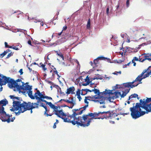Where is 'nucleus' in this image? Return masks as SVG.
I'll list each match as a JSON object with an SVG mask.
<instances>
[{"label":"nucleus","mask_w":151,"mask_h":151,"mask_svg":"<svg viewBox=\"0 0 151 151\" xmlns=\"http://www.w3.org/2000/svg\"><path fill=\"white\" fill-rule=\"evenodd\" d=\"M38 104L37 103H31V102L27 103L23 101V103H21L20 101H14L13 102V106L10 110L14 112L16 115L18 116L21 113H22L31 109L38 108Z\"/></svg>","instance_id":"3"},{"label":"nucleus","mask_w":151,"mask_h":151,"mask_svg":"<svg viewBox=\"0 0 151 151\" xmlns=\"http://www.w3.org/2000/svg\"><path fill=\"white\" fill-rule=\"evenodd\" d=\"M104 94L105 95L108 94H113V93L112 92V91L110 90H105V91H104L103 92Z\"/></svg>","instance_id":"20"},{"label":"nucleus","mask_w":151,"mask_h":151,"mask_svg":"<svg viewBox=\"0 0 151 151\" xmlns=\"http://www.w3.org/2000/svg\"><path fill=\"white\" fill-rule=\"evenodd\" d=\"M72 105H71V106H68V107H69V108H71V109H72L73 108V107L74 106V105L75 104V102H73V104H71ZM65 107V106H66V105H65L64 106Z\"/></svg>","instance_id":"39"},{"label":"nucleus","mask_w":151,"mask_h":151,"mask_svg":"<svg viewBox=\"0 0 151 151\" xmlns=\"http://www.w3.org/2000/svg\"><path fill=\"white\" fill-rule=\"evenodd\" d=\"M4 44L5 45V47L9 48H11L12 47L11 46H9V45H8L7 42H5L4 43Z\"/></svg>","instance_id":"37"},{"label":"nucleus","mask_w":151,"mask_h":151,"mask_svg":"<svg viewBox=\"0 0 151 151\" xmlns=\"http://www.w3.org/2000/svg\"><path fill=\"white\" fill-rule=\"evenodd\" d=\"M61 101H65L68 103H70V104H73V102H73V98H71V101H69V100H65V99H61V100H60L59 101H58V102H60Z\"/></svg>","instance_id":"18"},{"label":"nucleus","mask_w":151,"mask_h":151,"mask_svg":"<svg viewBox=\"0 0 151 151\" xmlns=\"http://www.w3.org/2000/svg\"><path fill=\"white\" fill-rule=\"evenodd\" d=\"M129 113H120L121 114L123 115V116H124L125 115H127L128 114H129Z\"/></svg>","instance_id":"58"},{"label":"nucleus","mask_w":151,"mask_h":151,"mask_svg":"<svg viewBox=\"0 0 151 151\" xmlns=\"http://www.w3.org/2000/svg\"><path fill=\"white\" fill-rule=\"evenodd\" d=\"M58 107L55 106V107L53 108L54 110H58Z\"/></svg>","instance_id":"48"},{"label":"nucleus","mask_w":151,"mask_h":151,"mask_svg":"<svg viewBox=\"0 0 151 151\" xmlns=\"http://www.w3.org/2000/svg\"><path fill=\"white\" fill-rule=\"evenodd\" d=\"M98 58L99 60H105L106 59H107V58H104L103 57H99Z\"/></svg>","instance_id":"38"},{"label":"nucleus","mask_w":151,"mask_h":151,"mask_svg":"<svg viewBox=\"0 0 151 151\" xmlns=\"http://www.w3.org/2000/svg\"><path fill=\"white\" fill-rule=\"evenodd\" d=\"M105 100L104 97H102L101 99L98 101L100 104H102L104 103Z\"/></svg>","instance_id":"24"},{"label":"nucleus","mask_w":151,"mask_h":151,"mask_svg":"<svg viewBox=\"0 0 151 151\" xmlns=\"http://www.w3.org/2000/svg\"><path fill=\"white\" fill-rule=\"evenodd\" d=\"M91 26V20L90 18L88 19L87 23V24L86 27L87 29H89L90 27Z\"/></svg>","instance_id":"26"},{"label":"nucleus","mask_w":151,"mask_h":151,"mask_svg":"<svg viewBox=\"0 0 151 151\" xmlns=\"http://www.w3.org/2000/svg\"><path fill=\"white\" fill-rule=\"evenodd\" d=\"M12 47L11 48H12L13 49L15 50H19V49L18 48V47H17V46H11Z\"/></svg>","instance_id":"33"},{"label":"nucleus","mask_w":151,"mask_h":151,"mask_svg":"<svg viewBox=\"0 0 151 151\" xmlns=\"http://www.w3.org/2000/svg\"><path fill=\"white\" fill-rule=\"evenodd\" d=\"M55 51L56 52V54L57 55L60 57L61 58H62L63 60H64L63 55L60 51Z\"/></svg>","instance_id":"23"},{"label":"nucleus","mask_w":151,"mask_h":151,"mask_svg":"<svg viewBox=\"0 0 151 151\" xmlns=\"http://www.w3.org/2000/svg\"><path fill=\"white\" fill-rule=\"evenodd\" d=\"M56 127V123H55L53 126V128H55Z\"/></svg>","instance_id":"63"},{"label":"nucleus","mask_w":151,"mask_h":151,"mask_svg":"<svg viewBox=\"0 0 151 151\" xmlns=\"http://www.w3.org/2000/svg\"><path fill=\"white\" fill-rule=\"evenodd\" d=\"M111 116V113L109 111H99L98 113L94 112L93 113V118L94 119H103L104 118Z\"/></svg>","instance_id":"7"},{"label":"nucleus","mask_w":151,"mask_h":151,"mask_svg":"<svg viewBox=\"0 0 151 151\" xmlns=\"http://www.w3.org/2000/svg\"><path fill=\"white\" fill-rule=\"evenodd\" d=\"M133 60H134L135 61H138V60H139L138 58L136 57H134V58Z\"/></svg>","instance_id":"49"},{"label":"nucleus","mask_w":151,"mask_h":151,"mask_svg":"<svg viewBox=\"0 0 151 151\" xmlns=\"http://www.w3.org/2000/svg\"><path fill=\"white\" fill-rule=\"evenodd\" d=\"M75 61L76 62L78 65H80L79 62L77 60H75Z\"/></svg>","instance_id":"59"},{"label":"nucleus","mask_w":151,"mask_h":151,"mask_svg":"<svg viewBox=\"0 0 151 151\" xmlns=\"http://www.w3.org/2000/svg\"><path fill=\"white\" fill-rule=\"evenodd\" d=\"M19 72L20 73V75H22L23 73V72L22 71V69H20L19 70Z\"/></svg>","instance_id":"47"},{"label":"nucleus","mask_w":151,"mask_h":151,"mask_svg":"<svg viewBox=\"0 0 151 151\" xmlns=\"http://www.w3.org/2000/svg\"><path fill=\"white\" fill-rule=\"evenodd\" d=\"M150 68H151V66H150L148 68H147L144 70L143 71L142 73L137 76V78H140V77H142L145 73L147 72L150 71Z\"/></svg>","instance_id":"15"},{"label":"nucleus","mask_w":151,"mask_h":151,"mask_svg":"<svg viewBox=\"0 0 151 151\" xmlns=\"http://www.w3.org/2000/svg\"><path fill=\"white\" fill-rule=\"evenodd\" d=\"M43 94H44V98L45 99H47L52 100V98L51 97L48 96H45V94H44V93Z\"/></svg>","instance_id":"34"},{"label":"nucleus","mask_w":151,"mask_h":151,"mask_svg":"<svg viewBox=\"0 0 151 151\" xmlns=\"http://www.w3.org/2000/svg\"><path fill=\"white\" fill-rule=\"evenodd\" d=\"M53 112H54V114L63 119L64 122H67L65 121V119H67V115L62 110H54Z\"/></svg>","instance_id":"11"},{"label":"nucleus","mask_w":151,"mask_h":151,"mask_svg":"<svg viewBox=\"0 0 151 151\" xmlns=\"http://www.w3.org/2000/svg\"><path fill=\"white\" fill-rule=\"evenodd\" d=\"M75 90V88L74 86L68 88L67 89V91L66 93L67 94H74L75 92L74 91Z\"/></svg>","instance_id":"14"},{"label":"nucleus","mask_w":151,"mask_h":151,"mask_svg":"<svg viewBox=\"0 0 151 151\" xmlns=\"http://www.w3.org/2000/svg\"><path fill=\"white\" fill-rule=\"evenodd\" d=\"M88 90V89L86 88L84 89H82L81 90V94L82 95H86L88 92V91H87V90Z\"/></svg>","instance_id":"21"},{"label":"nucleus","mask_w":151,"mask_h":151,"mask_svg":"<svg viewBox=\"0 0 151 151\" xmlns=\"http://www.w3.org/2000/svg\"><path fill=\"white\" fill-rule=\"evenodd\" d=\"M63 31V30H62V31L61 32L58 33V35L60 36V35H61V34H62V32Z\"/></svg>","instance_id":"64"},{"label":"nucleus","mask_w":151,"mask_h":151,"mask_svg":"<svg viewBox=\"0 0 151 151\" xmlns=\"http://www.w3.org/2000/svg\"><path fill=\"white\" fill-rule=\"evenodd\" d=\"M8 103V101L6 99L5 100H2L0 101V119L3 122H6L7 123H9L10 122H13L15 119V117H13L10 118L12 117V115H10L7 114L4 111V106H5Z\"/></svg>","instance_id":"5"},{"label":"nucleus","mask_w":151,"mask_h":151,"mask_svg":"<svg viewBox=\"0 0 151 151\" xmlns=\"http://www.w3.org/2000/svg\"><path fill=\"white\" fill-rule=\"evenodd\" d=\"M10 98L11 99H14V96L13 95H10Z\"/></svg>","instance_id":"53"},{"label":"nucleus","mask_w":151,"mask_h":151,"mask_svg":"<svg viewBox=\"0 0 151 151\" xmlns=\"http://www.w3.org/2000/svg\"><path fill=\"white\" fill-rule=\"evenodd\" d=\"M81 93V90L80 89H78L77 91H76V95H80Z\"/></svg>","instance_id":"35"},{"label":"nucleus","mask_w":151,"mask_h":151,"mask_svg":"<svg viewBox=\"0 0 151 151\" xmlns=\"http://www.w3.org/2000/svg\"><path fill=\"white\" fill-rule=\"evenodd\" d=\"M102 79V78L100 77V78H99V77H94L93 78H91V79L92 80L91 81H90V79L88 77V76H86V78L85 79H84V80L86 82H89V83H91V84H94V83H93L92 82V80H94L95 79L98 80V79H100L101 80Z\"/></svg>","instance_id":"13"},{"label":"nucleus","mask_w":151,"mask_h":151,"mask_svg":"<svg viewBox=\"0 0 151 151\" xmlns=\"http://www.w3.org/2000/svg\"><path fill=\"white\" fill-rule=\"evenodd\" d=\"M88 106V104H86L85 106H83V107H81V110L80 111V114H82L83 113V111H84L86 110V108Z\"/></svg>","instance_id":"22"},{"label":"nucleus","mask_w":151,"mask_h":151,"mask_svg":"<svg viewBox=\"0 0 151 151\" xmlns=\"http://www.w3.org/2000/svg\"><path fill=\"white\" fill-rule=\"evenodd\" d=\"M7 83H8L9 88H14V91L20 92L21 90H23V91L22 92L24 93H26L27 90L30 91L32 89V86L29 85H25L24 86V83L20 79H18L15 81L13 79L0 73V85H5Z\"/></svg>","instance_id":"2"},{"label":"nucleus","mask_w":151,"mask_h":151,"mask_svg":"<svg viewBox=\"0 0 151 151\" xmlns=\"http://www.w3.org/2000/svg\"><path fill=\"white\" fill-rule=\"evenodd\" d=\"M93 113H89L87 115H83V124H86L87 123H86V122H87V123H88L89 121L90 120V122L89 123V124L88 126H89L90 124L91 120L93 119Z\"/></svg>","instance_id":"12"},{"label":"nucleus","mask_w":151,"mask_h":151,"mask_svg":"<svg viewBox=\"0 0 151 151\" xmlns=\"http://www.w3.org/2000/svg\"><path fill=\"white\" fill-rule=\"evenodd\" d=\"M139 103H136L135 106L130 108L131 115L132 118L137 119L151 112V97L147 98L146 99H141Z\"/></svg>","instance_id":"1"},{"label":"nucleus","mask_w":151,"mask_h":151,"mask_svg":"<svg viewBox=\"0 0 151 151\" xmlns=\"http://www.w3.org/2000/svg\"><path fill=\"white\" fill-rule=\"evenodd\" d=\"M67 26H65L63 27V30H65L67 29Z\"/></svg>","instance_id":"56"},{"label":"nucleus","mask_w":151,"mask_h":151,"mask_svg":"<svg viewBox=\"0 0 151 151\" xmlns=\"http://www.w3.org/2000/svg\"><path fill=\"white\" fill-rule=\"evenodd\" d=\"M132 62L134 64H133V66H136V63L134 62V61H133V60H132Z\"/></svg>","instance_id":"55"},{"label":"nucleus","mask_w":151,"mask_h":151,"mask_svg":"<svg viewBox=\"0 0 151 151\" xmlns=\"http://www.w3.org/2000/svg\"><path fill=\"white\" fill-rule=\"evenodd\" d=\"M121 73H122L121 71H119V72L115 71L113 73V74H114V75H117V73H119L120 74H121Z\"/></svg>","instance_id":"40"},{"label":"nucleus","mask_w":151,"mask_h":151,"mask_svg":"<svg viewBox=\"0 0 151 151\" xmlns=\"http://www.w3.org/2000/svg\"><path fill=\"white\" fill-rule=\"evenodd\" d=\"M96 95H95L93 96H92V98L91 96H88L87 97H85V98H86V99H88V98L93 99V98H94V99H98L97 97H96Z\"/></svg>","instance_id":"32"},{"label":"nucleus","mask_w":151,"mask_h":151,"mask_svg":"<svg viewBox=\"0 0 151 151\" xmlns=\"http://www.w3.org/2000/svg\"><path fill=\"white\" fill-rule=\"evenodd\" d=\"M35 99L37 100L38 103H39L41 101H42L46 104L47 102L46 100L43 99H45L44 98V94H42L39 90H37L36 92L35 93Z\"/></svg>","instance_id":"10"},{"label":"nucleus","mask_w":151,"mask_h":151,"mask_svg":"<svg viewBox=\"0 0 151 151\" xmlns=\"http://www.w3.org/2000/svg\"><path fill=\"white\" fill-rule=\"evenodd\" d=\"M32 64H34V65H39L38 64L36 63L35 62L32 63V64L31 65H32Z\"/></svg>","instance_id":"61"},{"label":"nucleus","mask_w":151,"mask_h":151,"mask_svg":"<svg viewBox=\"0 0 151 151\" xmlns=\"http://www.w3.org/2000/svg\"><path fill=\"white\" fill-rule=\"evenodd\" d=\"M151 56V53L149 54H147V55H145L144 57L145 58L143 59V61H145L146 60H148V58H150L149 57Z\"/></svg>","instance_id":"25"},{"label":"nucleus","mask_w":151,"mask_h":151,"mask_svg":"<svg viewBox=\"0 0 151 151\" xmlns=\"http://www.w3.org/2000/svg\"><path fill=\"white\" fill-rule=\"evenodd\" d=\"M93 91L95 93L97 94L98 95H100V93L99 92V90L97 89L96 88L93 89Z\"/></svg>","instance_id":"27"},{"label":"nucleus","mask_w":151,"mask_h":151,"mask_svg":"<svg viewBox=\"0 0 151 151\" xmlns=\"http://www.w3.org/2000/svg\"><path fill=\"white\" fill-rule=\"evenodd\" d=\"M40 64L44 71H45L47 69L45 67V65L43 64L42 63H40Z\"/></svg>","instance_id":"29"},{"label":"nucleus","mask_w":151,"mask_h":151,"mask_svg":"<svg viewBox=\"0 0 151 151\" xmlns=\"http://www.w3.org/2000/svg\"><path fill=\"white\" fill-rule=\"evenodd\" d=\"M81 108H79L72 109V111L73 112V114L71 115H67V119H65V121L67 122L71 123L73 125L76 124L78 126H81L83 127H88L89 124L90 120L89 121L88 123H87L86 124H84L83 122V116L82 117L81 116L76 117L77 115L81 114H80Z\"/></svg>","instance_id":"4"},{"label":"nucleus","mask_w":151,"mask_h":151,"mask_svg":"<svg viewBox=\"0 0 151 151\" xmlns=\"http://www.w3.org/2000/svg\"><path fill=\"white\" fill-rule=\"evenodd\" d=\"M87 90V91H88V92H91L93 91V89H92V90H90L88 89V90Z\"/></svg>","instance_id":"62"},{"label":"nucleus","mask_w":151,"mask_h":151,"mask_svg":"<svg viewBox=\"0 0 151 151\" xmlns=\"http://www.w3.org/2000/svg\"><path fill=\"white\" fill-rule=\"evenodd\" d=\"M27 93H28V96L32 99H35V94L34 96L32 95V91L31 90L29 91H27Z\"/></svg>","instance_id":"16"},{"label":"nucleus","mask_w":151,"mask_h":151,"mask_svg":"<svg viewBox=\"0 0 151 151\" xmlns=\"http://www.w3.org/2000/svg\"><path fill=\"white\" fill-rule=\"evenodd\" d=\"M77 98L78 99L79 101H80L82 99L80 95H77Z\"/></svg>","instance_id":"46"},{"label":"nucleus","mask_w":151,"mask_h":151,"mask_svg":"<svg viewBox=\"0 0 151 151\" xmlns=\"http://www.w3.org/2000/svg\"><path fill=\"white\" fill-rule=\"evenodd\" d=\"M27 43L29 45H32L31 41L30 40L28 41Z\"/></svg>","instance_id":"52"},{"label":"nucleus","mask_w":151,"mask_h":151,"mask_svg":"<svg viewBox=\"0 0 151 151\" xmlns=\"http://www.w3.org/2000/svg\"><path fill=\"white\" fill-rule=\"evenodd\" d=\"M27 67H28V69H29L30 72H31V71H32V68H30L29 67H28V65H27Z\"/></svg>","instance_id":"60"},{"label":"nucleus","mask_w":151,"mask_h":151,"mask_svg":"<svg viewBox=\"0 0 151 151\" xmlns=\"http://www.w3.org/2000/svg\"><path fill=\"white\" fill-rule=\"evenodd\" d=\"M6 54V52H5V51H4V52L2 53V54H0V56H2L1 57V58H3L4 56H5V55Z\"/></svg>","instance_id":"42"},{"label":"nucleus","mask_w":151,"mask_h":151,"mask_svg":"<svg viewBox=\"0 0 151 151\" xmlns=\"http://www.w3.org/2000/svg\"><path fill=\"white\" fill-rule=\"evenodd\" d=\"M5 51L6 52V54H7L8 52H10V50L9 49H7V50Z\"/></svg>","instance_id":"57"},{"label":"nucleus","mask_w":151,"mask_h":151,"mask_svg":"<svg viewBox=\"0 0 151 151\" xmlns=\"http://www.w3.org/2000/svg\"><path fill=\"white\" fill-rule=\"evenodd\" d=\"M126 5L127 7H129V0H127L126 2Z\"/></svg>","instance_id":"45"},{"label":"nucleus","mask_w":151,"mask_h":151,"mask_svg":"<svg viewBox=\"0 0 151 151\" xmlns=\"http://www.w3.org/2000/svg\"><path fill=\"white\" fill-rule=\"evenodd\" d=\"M46 104H48L52 109H53L55 107V105L53 104L51 102H48L47 101Z\"/></svg>","instance_id":"28"},{"label":"nucleus","mask_w":151,"mask_h":151,"mask_svg":"<svg viewBox=\"0 0 151 151\" xmlns=\"http://www.w3.org/2000/svg\"><path fill=\"white\" fill-rule=\"evenodd\" d=\"M14 53V52H11L10 53H9L7 55V57H6V58H9L10 57L13 55Z\"/></svg>","instance_id":"30"},{"label":"nucleus","mask_w":151,"mask_h":151,"mask_svg":"<svg viewBox=\"0 0 151 151\" xmlns=\"http://www.w3.org/2000/svg\"><path fill=\"white\" fill-rule=\"evenodd\" d=\"M106 13L107 15H109V7H108L106 9Z\"/></svg>","instance_id":"44"},{"label":"nucleus","mask_w":151,"mask_h":151,"mask_svg":"<svg viewBox=\"0 0 151 151\" xmlns=\"http://www.w3.org/2000/svg\"><path fill=\"white\" fill-rule=\"evenodd\" d=\"M136 97H137L138 99H139V98L138 97V95L137 94L134 93L132 94L129 97L128 100H129L131 99L136 98Z\"/></svg>","instance_id":"19"},{"label":"nucleus","mask_w":151,"mask_h":151,"mask_svg":"<svg viewBox=\"0 0 151 151\" xmlns=\"http://www.w3.org/2000/svg\"><path fill=\"white\" fill-rule=\"evenodd\" d=\"M90 100L88 99H86V98H85V99H84V102L85 103H86L87 104H88V102L87 101V100Z\"/></svg>","instance_id":"43"},{"label":"nucleus","mask_w":151,"mask_h":151,"mask_svg":"<svg viewBox=\"0 0 151 151\" xmlns=\"http://www.w3.org/2000/svg\"><path fill=\"white\" fill-rule=\"evenodd\" d=\"M111 116V113L109 111H99L98 113L94 112L93 113V118L94 119H103L104 118Z\"/></svg>","instance_id":"8"},{"label":"nucleus","mask_w":151,"mask_h":151,"mask_svg":"<svg viewBox=\"0 0 151 151\" xmlns=\"http://www.w3.org/2000/svg\"><path fill=\"white\" fill-rule=\"evenodd\" d=\"M131 82H128L124 83L123 84V86L122 88V93L121 94L120 92H115V94L116 98H119V96H121V98L124 97L126 95L129 93L130 90L131 88H133V87H132L131 86H129L128 84L131 83Z\"/></svg>","instance_id":"6"},{"label":"nucleus","mask_w":151,"mask_h":151,"mask_svg":"<svg viewBox=\"0 0 151 151\" xmlns=\"http://www.w3.org/2000/svg\"><path fill=\"white\" fill-rule=\"evenodd\" d=\"M150 76V77H151V70L150 71L147 72L146 74H144L142 77L139 78H137V77L131 83L128 84L129 85V86H131L132 87H135L137 86L139 83H137V81H139V82H141L143 79L148 77ZM141 83V82L140 83Z\"/></svg>","instance_id":"9"},{"label":"nucleus","mask_w":151,"mask_h":151,"mask_svg":"<svg viewBox=\"0 0 151 151\" xmlns=\"http://www.w3.org/2000/svg\"><path fill=\"white\" fill-rule=\"evenodd\" d=\"M52 67H53L54 68L53 69L55 70L54 71V73L57 75V76L58 77V78H59L60 77V76H59V74H58V71L56 70V68H54L53 66H52Z\"/></svg>","instance_id":"31"},{"label":"nucleus","mask_w":151,"mask_h":151,"mask_svg":"<svg viewBox=\"0 0 151 151\" xmlns=\"http://www.w3.org/2000/svg\"><path fill=\"white\" fill-rule=\"evenodd\" d=\"M90 83L88 82H86V83H82V85L83 86H86L88 85Z\"/></svg>","instance_id":"41"},{"label":"nucleus","mask_w":151,"mask_h":151,"mask_svg":"<svg viewBox=\"0 0 151 151\" xmlns=\"http://www.w3.org/2000/svg\"><path fill=\"white\" fill-rule=\"evenodd\" d=\"M43 107L45 109V111L44 114H46V113L47 111H49L47 109V108L46 106H44Z\"/></svg>","instance_id":"36"},{"label":"nucleus","mask_w":151,"mask_h":151,"mask_svg":"<svg viewBox=\"0 0 151 151\" xmlns=\"http://www.w3.org/2000/svg\"><path fill=\"white\" fill-rule=\"evenodd\" d=\"M138 60L140 62H143L144 61H143V59H142V58H139V60Z\"/></svg>","instance_id":"54"},{"label":"nucleus","mask_w":151,"mask_h":151,"mask_svg":"<svg viewBox=\"0 0 151 151\" xmlns=\"http://www.w3.org/2000/svg\"><path fill=\"white\" fill-rule=\"evenodd\" d=\"M45 106V104L43 103H41V105H40V106H41L43 107L44 106Z\"/></svg>","instance_id":"51"},{"label":"nucleus","mask_w":151,"mask_h":151,"mask_svg":"<svg viewBox=\"0 0 151 151\" xmlns=\"http://www.w3.org/2000/svg\"><path fill=\"white\" fill-rule=\"evenodd\" d=\"M93 62V63H92L91 62L92 64V65H95L96 67L97 66L99 63V60L98 59V58H97L94 60Z\"/></svg>","instance_id":"17"},{"label":"nucleus","mask_w":151,"mask_h":151,"mask_svg":"<svg viewBox=\"0 0 151 151\" xmlns=\"http://www.w3.org/2000/svg\"><path fill=\"white\" fill-rule=\"evenodd\" d=\"M53 114H47V112H46V114H46V115L47 116H51Z\"/></svg>","instance_id":"50"}]
</instances>
